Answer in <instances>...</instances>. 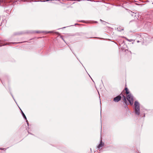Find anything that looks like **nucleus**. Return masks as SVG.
Wrapping results in <instances>:
<instances>
[{
    "label": "nucleus",
    "mask_w": 153,
    "mask_h": 153,
    "mask_svg": "<svg viewBox=\"0 0 153 153\" xmlns=\"http://www.w3.org/2000/svg\"><path fill=\"white\" fill-rule=\"evenodd\" d=\"M134 105L135 106V112L136 114L139 115L140 113V104L137 101H135Z\"/></svg>",
    "instance_id": "nucleus-1"
},
{
    "label": "nucleus",
    "mask_w": 153,
    "mask_h": 153,
    "mask_svg": "<svg viewBox=\"0 0 153 153\" xmlns=\"http://www.w3.org/2000/svg\"><path fill=\"white\" fill-rule=\"evenodd\" d=\"M127 99L131 105H132L134 103V98L132 94H130L127 96Z\"/></svg>",
    "instance_id": "nucleus-2"
},
{
    "label": "nucleus",
    "mask_w": 153,
    "mask_h": 153,
    "mask_svg": "<svg viewBox=\"0 0 153 153\" xmlns=\"http://www.w3.org/2000/svg\"><path fill=\"white\" fill-rule=\"evenodd\" d=\"M121 97L120 95H118L114 98L113 100L114 101L116 102H118L121 99Z\"/></svg>",
    "instance_id": "nucleus-3"
},
{
    "label": "nucleus",
    "mask_w": 153,
    "mask_h": 153,
    "mask_svg": "<svg viewBox=\"0 0 153 153\" xmlns=\"http://www.w3.org/2000/svg\"><path fill=\"white\" fill-rule=\"evenodd\" d=\"M104 145V143H102V141H101L99 145L98 146L97 148L99 149H100V148H101Z\"/></svg>",
    "instance_id": "nucleus-4"
},
{
    "label": "nucleus",
    "mask_w": 153,
    "mask_h": 153,
    "mask_svg": "<svg viewBox=\"0 0 153 153\" xmlns=\"http://www.w3.org/2000/svg\"><path fill=\"white\" fill-rule=\"evenodd\" d=\"M132 16H134V19H137L138 17V14L136 13H133L132 14Z\"/></svg>",
    "instance_id": "nucleus-5"
},
{
    "label": "nucleus",
    "mask_w": 153,
    "mask_h": 153,
    "mask_svg": "<svg viewBox=\"0 0 153 153\" xmlns=\"http://www.w3.org/2000/svg\"><path fill=\"white\" fill-rule=\"evenodd\" d=\"M22 115L23 117V118L24 119H25V120H27L26 117L25 115V114L23 112V111H22ZM26 122L27 123V125H28V124L29 123H28V122L27 120H26Z\"/></svg>",
    "instance_id": "nucleus-6"
},
{
    "label": "nucleus",
    "mask_w": 153,
    "mask_h": 153,
    "mask_svg": "<svg viewBox=\"0 0 153 153\" xmlns=\"http://www.w3.org/2000/svg\"><path fill=\"white\" fill-rule=\"evenodd\" d=\"M124 101L126 105H127V100L126 97L124 95H123Z\"/></svg>",
    "instance_id": "nucleus-7"
},
{
    "label": "nucleus",
    "mask_w": 153,
    "mask_h": 153,
    "mask_svg": "<svg viewBox=\"0 0 153 153\" xmlns=\"http://www.w3.org/2000/svg\"><path fill=\"white\" fill-rule=\"evenodd\" d=\"M125 90H126V94H128L129 93V92L128 91V89L127 88H125Z\"/></svg>",
    "instance_id": "nucleus-8"
},
{
    "label": "nucleus",
    "mask_w": 153,
    "mask_h": 153,
    "mask_svg": "<svg viewBox=\"0 0 153 153\" xmlns=\"http://www.w3.org/2000/svg\"><path fill=\"white\" fill-rule=\"evenodd\" d=\"M20 42H11L10 43V44H17L18 43H19Z\"/></svg>",
    "instance_id": "nucleus-9"
},
{
    "label": "nucleus",
    "mask_w": 153,
    "mask_h": 153,
    "mask_svg": "<svg viewBox=\"0 0 153 153\" xmlns=\"http://www.w3.org/2000/svg\"><path fill=\"white\" fill-rule=\"evenodd\" d=\"M22 34V33H15V35H20Z\"/></svg>",
    "instance_id": "nucleus-10"
},
{
    "label": "nucleus",
    "mask_w": 153,
    "mask_h": 153,
    "mask_svg": "<svg viewBox=\"0 0 153 153\" xmlns=\"http://www.w3.org/2000/svg\"><path fill=\"white\" fill-rule=\"evenodd\" d=\"M9 43H6L4 45H3L4 46V45H9Z\"/></svg>",
    "instance_id": "nucleus-11"
},
{
    "label": "nucleus",
    "mask_w": 153,
    "mask_h": 153,
    "mask_svg": "<svg viewBox=\"0 0 153 153\" xmlns=\"http://www.w3.org/2000/svg\"><path fill=\"white\" fill-rule=\"evenodd\" d=\"M36 32V33H42V32H40V31H37Z\"/></svg>",
    "instance_id": "nucleus-12"
},
{
    "label": "nucleus",
    "mask_w": 153,
    "mask_h": 153,
    "mask_svg": "<svg viewBox=\"0 0 153 153\" xmlns=\"http://www.w3.org/2000/svg\"><path fill=\"white\" fill-rule=\"evenodd\" d=\"M61 37L62 38V39L64 41V39L63 38L62 36H61Z\"/></svg>",
    "instance_id": "nucleus-13"
},
{
    "label": "nucleus",
    "mask_w": 153,
    "mask_h": 153,
    "mask_svg": "<svg viewBox=\"0 0 153 153\" xmlns=\"http://www.w3.org/2000/svg\"><path fill=\"white\" fill-rule=\"evenodd\" d=\"M12 96L13 98V99H14V101H15V99H14V97H13V95H12Z\"/></svg>",
    "instance_id": "nucleus-14"
},
{
    "label": "nucleus",
    "mask_w": 153,
    "mask_h": 153,
    "mask_svg": "<svg viewBox=\"0 0 153 153\" xmlns=\"http://www.w3.org/2000/svg\"><path fill=\"white\" fill-rule=\"evenodd\" d=\"M1 1H2L1 0H0V4H1Z\"/></svg>",
    "instance_id": "nucleus-15"
},
{
    "label": "nucleus",
    "mask_w": 153,
    "mask_h": 153,
    "mask_svg": "<svg viewBox=\"0 0 153 153\" xmlns=\"http://www.w3.org/2000/svg\"><path fill=\"white\" fill-rule=\"evenodd\" d=\"M139 42H140V41H137V42H138V43Z\"/></svg>",
    "instance_id": "nucleus-16"
},
{
    "label": "nucleus",
    "mask_w": 153,
    "mask_h": 153,
    "mask_svg": "<svg viewBox=\"0 0 153 153\" xmlns=\"http://www.w3.org/2000/svg\"><path fill=\"white\" fill-rule=\"evenodd\" d=\"M49 32H51H51H52V31H50V32H49L48 33H49Z\"/></svg>",
    "instance_id": "nucleus-17"
},
{
    "label": "nucleus",
    "mask_w": 153,
    "mask_h": 153,
    "mask_svg": "<svg viewBox=\"0 0 153 153\" xmlns=\"http://www.w3.org/2000/svg\"><path fill=\"white\" fill-rule=\"evenodd\" d=\"M144 117H145V114H144Z\"/></svg>",
    "instance_id": "nucleus-18"
},
{
    "label": "nucleus",
    "mask_w": 153,
    "mask_h": 153,
    "mask_svg": "<svg viewBox=\"0 0 153 153\" xmlns=\"http://www.w3.org/2000/svg\"><path fill=\"white\" fill-rule=\"evenodd\" d=\"M152 4H153V2L152 3Z\"/></svg>",
    "instance_id": "nucleus-19"
}]
</instances>
